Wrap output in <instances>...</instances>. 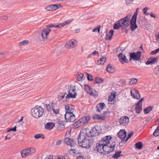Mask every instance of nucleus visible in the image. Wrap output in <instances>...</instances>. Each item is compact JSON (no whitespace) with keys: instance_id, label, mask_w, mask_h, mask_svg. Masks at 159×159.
<instances>
[{"instance_id":"nucleus-29","label":"nucleus","mask_w":159,"mask_h":159,"mask_svg":"<svg viewBox=\"0 0 159 159\" xmlns=\"http://www.w3.org/2000/svg\"><path fill=\"white\" fill-rule=\"evenodd\" d=\"M105 105V104L103 103H101L98 104L96 106L97 111L98 112H100V111L103 108Z\"/></svg>"},{"instance_id":"nucleus-12","label":"nucleus","mask_w":159,"mask_h":159,"mask_svg":"<svg viewBox=\"0 0 159 159\" xmlns=\"http://www.w3.org/2000/svg\"><path fill=\"white\" fill-rule=\"evenodd\" d=\"M131 96L134 98L139 99L140 98L139 92L135 89H133L131 90Z\"/></svg>"},{"instance_id":"nucleus-10","label":"nucleus","mask_w":159,"mask_h":159,"mask_svg":"<svg viewBox=\"0 0 159 159\" xmlns=\"http://www.w3.org/2000/svg\"><path fill=\"white\" fill-rule=\"evenodd\" d=\"M129 118L127 116L121 117L119 120V125L121 126H125L127 125L129 122Z\"/></svg>"},{"instance_id":"nucleus-26","label":"nucleus","mask_w":159,"mask_h":159,"mask_svg":"<svg viewBox=\"0 0 159 159\" xmlns=\"http://www.w3.org/2000/svg\"><path fill=\"white\" fill-rule=\"evenodd\" d=\"M80 120L75 122L72 125V128L74 129L78 128L79 127L82 126Z\"/></svg>"},{"instance_id":"nucleus-39","label":"nucleus","mask_w":159,"mask_h":159,"mask_svg":"<svg viewBox=\"0 0 159 159\" xmlns=\"http://www.w3.org/2000/svg\"><path fill=\"white\" fill-rule=\"evenodd\" d=\"M69 42H70V44L71 46V48L76 46L77 44V42L76 41H72V40L69 41Z\"/></svg>"},{"instance_id":"nucleus-63","label":"nucleus","mask_w":159,"mask_h":159,"mask_svg":"<svg viewBox=\"0 0 159 159\" xmlns=\"http://www.w3.org/2000/svg\"><path fill=\"white\" fill-rule=\"evenodd\" d=\"M47 157L48 158V159H53V157L52 155H48V156H47Z\"/></svg>"},{"instance_id":"nucleus-20","label":"nucleus","mask_w":159,"mask_h":159,"mask_svg":"<svg viewBox=\"0 0 159 159\" xmlns=\"http://www.w3.org/2000/svg\"><path fill=\"white\" fill-rule=\"evenodd\" d=\"M156 57H152L149 58L146 63L147 65L149 64H153L155 63L156 61Z\"/></svg>"},{"instance_id":"nucleus-59","label":"nucleus","mask_w":159,"mask_h":159,"mask_svg":"<svg viewBox=\"0 0 159 159\" xmlns=\"http://www.w3.org/2000/svg\"><path fill=\"white\" fill-rule=\"evenodd\" d=\"M144 98H143L141 99L137 103L138 104H140V105H142V101L144 100Z\"/></svg>"},{"instance_id":"nucleus-4","label":"nucleus","mask_w":159,"mask_h":159,"mask_svg":"<svg viewBox=\"0 0 159 159\" xmlns=\"http://www.w3.org/2000/svg\"><path fill=\"white\" fill-rule=\"evenodd\" d=\"M43 109L40 107H35L32 108L31 110V115L33 117L37 119L41 117L43 115Z\"/></svg>"},{"instance_id":"nucleus-15","label":"nucleus","mask_w":159,"mask_h":159,"mask_svg":"<svg viewBox=\"0 0 159 159\" xmlns=\"http://www.w3.org/2000/svg\"><path fill=\"white\" fill-rule=\"evenodd\" d=\"M48 25H46L47 28L43 30L42 31L41 35L43 39H46L47 38L48 34L51 31L50 29L51 28H48Z\"/></svg>"},{"instance_id":"nucleus-62","label":"nucleus","mask_w":159,"mask_h":159,"mask_svg":"<svg viewBox=\"0 0 159 159\" xmlns=\"http://www.w3.org/2000/svg\"><path fill=\"white\" fill-rule=\"evenodd\" d=\"M57 159H65V157L63 156H59L57 158Z\"/></svg>"},{"instance_id":"nucleus-13","label":"nucleus","mask_w":159,"mask_h":159,"mask_svg":"<svg viewBox=\"0 0 159 159\" xmlns=\"http://www.w3.org/2000/svg\"><path fill=\"white\" fill-rule=\"evenodd\" d=\"M118 57L119 61L122 63H124V62L128 63L129 60L127 59L125 55L122 53H120L118 55Z\"/></svg>"},{"instance_id":"nucleus-8","label":"nucleus","mask_w":159,"mask_h":159,"mask_svg":"<svg viewBox=\"0 0 159 159\" xmlns=\"http://www.w3.org/2000/svg\"><path fill=\"white\" fill-rule=\"evenodd\" d=\"M65 118L66 122H74L76 120L75 115L72 112H66L65 115Z\"/></svg>"},{"instance_id":"nucleus-17","label":"nucleus","mask_w":159,"mask_h":159,"mask_svg":"<svg viewBox=\"0 0 159 159\" xmlns=\"http://www.w3.org/2000/svg\"><path fill=\"white\" fill-rule=\"evenodd\" d=\"M118 137L121 139H124L126 135V132L124 129H121L118 133Z\"/></svg>"},{"instance_id":"nucleus-23","label":"nucleus","mask_w":159,"mask_h":159,"mask_svg":"<svg viewBox=\"0 0 159 159\" xmlns=\"http://www.w3.org/2000/svg\"><path fill=\"white\" fill-rule=\"evenodd\" d=\"M55 126V124L52 122H48L45 125V128L49 130H51Z\"/></svg>"},{"instance_id":"nucleus-27","label":"nucleus","mask_w":159,"mask_h":159,"mask_svg":"<svg viewBox=\"0 0 159 159\" xmlns=\"http://www.w3.org/2000/svg\"><path fill=\"white\" fill-rule=\"evenodd\" d=\"M77 80L78 81L83 80L85 79V77L83 73H79L77 74Z\"/></svg>"},{"instance_id":"nucleus-48","label":"nucleus","mask_w":159,"mask_h":159,"mask_svg":"<svg viewBox=\"0 0 159 159\" xmlns=\"http://www.w3.org/2000/svg\"><path fill=\"white\" fill-rule=\"evenodd\" d=\"M45 9L47 11H53V7L52 6V5H50L46 7L45 8Z\"/></svg>"},{"instance_id":"nucleus-6","label":"nucleus","mask_w":159,"mask_h":159,"mask_svg":"<svg viewBox=\"0 0 159 159\" xmlns=\"http://www.w3.org/2000/svg\"><path fill=\"white\" fill-rule=\"evenodd\" d=\"M36 151L35 149L33 147L27 148L22 150L21 152V156L23 157L30 156L34 153Z\"/></svg>"},{"instance_id":"nucleus-37","label":"nucleus","mask_w":159,"mask_h":159,"mask_svg":"<svg viewBox=\"0 0 159 159\" xmlns=\"http://www.w3.org/2000/svg\"><path fill=\"white\" fill-rule=\"evenodd\" d=\"M52 6L53 7V11H55L58 8H61L62 6L60 4L52 5Z\"/></svg>"},{"instance_id":"nucleus-41","label":"nucleus","mask_w":159,"mask_h":159,"mask_svg":"<svg viewBox=\"0 0 159 159\" xmlns=\"http://www.w3.org/2000/svg\"><path fill=\"white\" fill-rule=\"evenodd\" d=\"M153 135L155 136H157L159 135V125L155 130L153 134Z\"/></svg>"},{"instance_id":"nucleus-58","label":"nucleus","mask_w":159,"mask_h":159,"mask_svg":"<svg viewBox=\"0 0 159 159\" xmlns=\"http://www.w3.org/2000/svg\"><path fill=\"white\" fill-rule=\"evenodd\" d=\"M148 9V8L147 7H145L143 9V12L144 14H146L147 13V11Z\"/></svg>"},{"instance_id":"nucleus-42","label":"nucleus","mask_w":159,"mask_h":159,"mask_svg":"<svg viewBox=\"0 0 159 159\" xmlns=\"http://www.w3.org/2000/svg\"><path fill=\"white\" fill-rule=\"evenodd\" d=\"M34 137L35 139H39L40 138L43 139L44 138V137L43 136V135L40 134L35 135Z\"/></svg>"},{"instance_id":"nucleus-21","label":"nucleus","mask_w":159,"mask_h":159,"mask_svg":"<svg viewBox=\"0 0 159 159\" xmlns=\"http://www.w3.org/2000/svg\"><path fill=\"white\" fill-rule=\"evenodd\" d=\"M90 118L89 116L83 117L80 119L81 124L83 125L84 124L87 123L90 120Z\"/></svg>"},{"instance_id":"nucleus-14","label":"nucleus","mask_w":159,"mask_h":159,"mask_svg":"<svg viewBox=\"0 0 159 159\" xmlns=\"http://www.w3.org/2000/svg\"><path fill=\"white\" fill-rule=\"evenodd\" d=\"M136 19L132 18H131V21L130 25V30L132 31H134L138 28V26L136 23Z\"/></svg>"},{"instance_id":"nucleus-33","label":"nucleus","mask_w":159,"mask_h":159,"mask_svg":"<svg viewBox=\"0 0 159 159\" xmlns=\"http://www.w3.org/2000/svg\"><path fill=\"white\" fill-rule=\"evenodd\" d=\"M135 145L136 148L138 149L139 150L142 149L143 147L142 143L141 142H137L135 144Z\"/></svg>"},{"instance_id":"nucleus-3","label":"nucleus","mask_w":159,"mask_h":159,"mask_svg":"<svg viewBox=\"0 0 159 159\" xmlns=\"http://www.w3.org/2000/svg\"><path fill=\"white\" fill-rule=\"evenodd\" d=\"M111 138V136L110 135L107 136L103 138L100 142H102L103 144L105 146H107V147L110 148V149H111V148H113L114 151L116 145V143L114 141H110Z\"/></svg>"},{"instance_id":"nucleus-25","label":"nucleus","mask_w":159,"mask_h":159,"mask_svg":"<svg viewBox=\"0 0 159 159\" xmlns=\"http://www.w3.org/2000/svg\"><path fill=\"white\" fill-rule=\"evenodd\" d=\"M65 25H63V23H61L59 24L58 25H53V24H51L49 25H48V28H53L55 27V28H61L64 26Z\"/></svg>"},{"instance_id":"nucleus-1","label":"nucleus","mask_w":159,"mask_h":159,"mask_svg":"<svg viewBox=\"0 0 159 159\" xmlns=\"http://www.w3.org/2000/svg\"><path fill=\"white\" fill-rule=\"evenodd\" d=\"M92 137L90 138L88 135L85 129L82 130L78 138V142L79 145L81 147L88 148L94 143Z\"/></svg>"},{"instance_id":"nucleus-45","label":"nucleus","mask_w":159,"mask_h":159,"mask_svg":"<svg viewBox=\"0 0 159 159\" xmlns=\"http://www.w3.org/2000/svg\"><path fill=\"white\" fill-rule=\"evenodd\" d=\"M116 96L114 95H111L108 97V101L109 102H111L113 101L115 98Z\"/></svg>"},{"instance_id":"nucleus-22","label":"nucleus","mask_w":159,"mask_h":159,"mask_svg":"<svg viewBox=\"0 0 159 159\" xmlns=\"http://www.w3.org/2000/svg\"><path fill=\"white\" fill-rule=\"evenodd\" d=\"M121 23V21L120 20L114 24L113 28L114 30H118L120 28L123 27Z\"/></svg>"},{"instance_id":"nucleus-51","label":"nucleus","mask_w":159,"mask_h":159,"mask_svg":"<svg viewBox=\"0 0 159 159\" xmlns=\"http://www.w3.org/2000/svg\"><path fill=\"white\" fill-rule=\"evenodd\" d=\"M16 126H15L13 128H11L8 129L7 132H10L11 131H13L14 132H16Z\"/></svg>"},{"instance_id":"nucleus-49","label":"nucleus","mask_w":159,"mask_h":159,"mask_svg":"<svg viewBox=\"0 0 159 159\" xmlns=\"http://www.w3.org/2000/svg\"><path fill=\"white\" fill-rule=\"evenodd\" d=\"M159 52V48H158L155 50L152 51L151 52L150 54L151 55H153L156 54L157 53Z\"/></svg>"},{"instance_id":"nucleus-52","label":"nucleus","mask_w":159,"mask_h":159,"mask_svg":"<svg viewBox=\"0 0 159 159\" xmlns=\"http://www.w3.org/2000/svg\"><path fill=\"white\" fill-rule=\"evenodd\" d=\"M67 94L66 93H61L59 95V96L60 98V99H63L65 97V94ZM66 97V96H65Z\"/></svg>"},{"instance_id":"nucleus-19","label":"nucleus","mask_w":159,"mask_h":159,"mask_svg":"<svg viewBox=\"0 0 159 159\" xmlns=\"http://www.w3.org/2000/svg\"><path fill=\"white\" fill-rule=\"evenodd\" d=\"M107 31H106V36L105 37V39L106 40H110L112 36L114 34V31L113 30H111L109 32L108 34L107 33Z\"/></svg>"},{"instance_id":"nucleus-43","label":"nucleus","mask_w":159,"mask_h":159,"mask_svg":"<svg viewBox=\"0 0 159 159\" xmlns=\"http://www.w3.org/2000/svg\"><path fill=\"white\" fill-rule=\"evenodd\" d=\"M52 108L53 112L56 114H58L59 112V110L58 109L55 108V107H53L52 105Z\"/></svg>"},{"instance_id":"nucleus-47","label":"nucleus","mask_w":159,"mask_h":159,"mask_svg":"<svg viewBox=\"0 0 159 159\" xmlns=\"http://www.w3.org/2000/svg\"><path fill=\"white\" fill-rule=\"evenodd\" d=\"M134 132L133 131H131L130 133L128 134V136L126 139L125 141H127L128 139L131 138V137L134 134Z\"/></svg>"},{"instance_id":"nucleus-38","label":"nucleus","mask_w":159,"mask_h":159,"mask_svg":"<svg viewBox=\"0 0 159 159\" xmlns=\"http://www.w3.org/2000/svg\"><path fill=\"white\" fill-rule=\"evenodd\" d=\"M57 123L58 124V127L61 128H64L65 125L63 124V122L59 120L57 121Z\"/></svg>"},{"instance_id":"nucleus-7","label":"nucleus","mask_w":159,"mask_h":159,"mask_svg":"<svg viewBox=\"0 0 159 159\" xmlns=\"http://www.w3.org/2000/svg\"><path fill=\"white\" fill-rule=\"evenodd\" d=\"M131 15L130 14L128 15L125 17L120 19L122 25L125 27H128L130 25V22L131 21Z\"/></svg>"},{"instance_id":"nucleus-18","label":"nucleus","mask_w":159,"mask_h":159,"mask_svg":"<svg viewBox=\"0 0 159 159\" xmlns=\"http://www.w3.org/2000/svg\"><path fill=\"white\" fill-rule=\"evenodd\" d=\"M98 126H96L92 129L91 130L90 132L91 137H94L97 135H98L99 134L98 129Z\"/></svg>"},{"instance_id":"nucleus-11","label":"nucleus","mask_w":159,"mask_h":159,"mask_svg":"<svg viewBox=\"0 0 159 159\" xmlns=\"http://www.w3.org/2000/svg\"><path fill=\"white\" fill-rule=\"evenodd\" d=\"M64 142L67 145L71 147H74L76 145V139H72L69 138H65L64 139Z\"/></svg>"},{"instance_id":"nucleus-30","label":"nucleus","mask_w":159,"mask_h":159,"mask_svg":"<svg viewBox=\"0 0 159 159\" xmlns=\"http://www.w3.org/2000/svg\"><path fill=\"white\" fill-rule=\"evenodd\" d=\"M142 110V105L138 104V103L136 104L135 106V110L136 112L139 114L141 112Z\"/></svg>"},{"instance_id":"nucleus-53","label":"nucleus","mask_w":159,"mask_h":159,"mask_svg":"<svg viewBox=\"0 0 159 159\" xmlns=\"http://www.w3.org/2000/svg\"><path fill=\"white\" fill-rule=\"evenodd\" d=\"M73 20V19H71V20H68L67 21H65V22H63V25L65 26V25H66V24H69Z\"/></svg>"},{"instance_id":"nucleus-31","label":"nucleus","mask_w":159,"mask_h":159,"mask_svg":"<svg viewBox=\"0 0 159 159\" xmlns=\"http://www.w3.org/2000/svg\"><path fill=\"white\" fill-rule=\"evenodd\" d=\"M92 89V88L88 85H84V89L88 94H89Z\"/></svg>"},{"instance_id":"nucleus-61","label":"nucleus","mask_w":159,"mask_h":159,"mask_svg":"<svg viewBox=\"0 0 159 159\" xmlns=\"http://www.w3.org/2000/svg\"><path fill=\"white\" fill-rule=\"evenodd\" d=\"M92 54L93 55H97L99 54V53L98 51L96 50H95L93 52Z\"/></svg>"},{"instance_id":"nucleus-56","label":"nucleus","mask_w":159,"mask_h":159,"mask_svg":"<svg viewBox=\"0 0 159 159\" xmlns=\"http://www.w3.org/2000/svg\"><path fill=\"white\" fill-rule=\"evenodd\" d=\"M45 107H46V109L48 111H50L51 110V107L50 105H47L46 104L45 105Z\"/></svg>"},{"instance_id":"nucleus-34","label":"nucleus","mask_w":159,"mask_h":159,"mask_svg":"<svg viewBox=\"0 0 159 159\" xmlns=\"http://www.w3.org/2000/svg\"><path fill=\"white\" fill-rule=\"evenodd\" d=\"M121 151H119L115 153L112 156V157L114 159H117L121 156Z\"/></svg>"},{"instance_id":"nucleus-40","label":"nucleus","mask_w":159,"mask_h":159,"mask_svg":"<svg viewBox=\"0 0 159 159\" xmlns=\"http://www.w3.org/2000/svg\"><path fill=\"white\" fill-rule=\"evenodd\" d=\"M93 118L94 119L100 120L103 119L102 116H100L97 114H95L93 116Z\"/></svg>"},{"instance_id":"nucleus-44","label":"nucleus","mask_w":159,"mask_h":159,"mask_svg":"<svg viewBox=\"0 0 159 159\" xmlns=\"http://www.w3.org/2000/svg\"><path fill=\"white\" fill-rule=\"evenodd\" d=\"M108 69H110V70H114L115 68V67L112 64L109 63L107 66L106 70H108Z\"/></svg>"},{"instance_id":"nucleus-35","label":"nucleus","mask_w":159,"mask_h":159,"mask_svg":"<svg viewBox=\"0 0 159 159\" xmlns=\"http://www.w3.org/2000/svg\"><path fill=\"white\" fill-rule=\"evenodd\" d=\"M95 82L98 84L102 83L103 82V79L98 77H96L95 79Z\"/></svg>"},{"instance_id":"nucleus-57","label":"nucleus","mask_w":159,"mask_h":159,"mask_svg":"<svg viewBox=\"0 0 159 159\" xmlns=\"http://www.w3.org/2000/svg\"><path fill=\"white\" fill-rule=\"evenodd\" d=\"M134 0H125V3L126 4H129L132 3Z\"/></svg>"},{"instance_id":"nucleus-36","label":"nucleus","mask_w":159,"mask_h":159,"mask_svg":"<svg viewBox=\"0 0 159 159\" xmlns=\"http://www.w3.org/2000/svg\"><path fill=\"white\" fill-rule=\"evenodd\" d=\"M138 82V80L137 79L132 78L130 79L129 83V84L132 85L136 84Z\"/></svg>"},{"instance_id":"nucleus-28","label":"nucleus","mask_w":159,"mask_h":159,"mask_svg":"<svg viewBox=\"0 0 159 159\" xmlns=\"http://www.w3.org/2000/svg\"><path fill=\"white\" fill-rule=\"evenodd\" d=\"M90 95L97 97L98 96V92L96 90L92 89L89 94Z\"/></svg>"},{"instance_id":"nucleus-50","label":"nucleus","mask_w":159,"mask_h":159,"mask_svg":"<svg viewBox=\"0 0 159 159\" xmlns=\"http://www.w3.org/2000/svg\"><path fill=\"white\" fill-rule=\"evenodd\" d=\"M138 10H139L138 8H137L136 11L135 12L134 15L132 16V18L135 19H137V14H138Z\"/></svg>"},{"instance_id":"nucleus-24","label":"nucleus","mask_w":159,"mask_h":159,"mask_svg":"<svg viewBox=\"0 0 159 159\" xmlns=\"http://www.w3.org/2000/svg\"><path fill=\"white\" fill-rule=\"evenodd\" d=\"M106 60L105 57H102L98 61L97 64L98 65H103L105 62Z\"/></svg>"},{"instance_id":"nucleus-2","label":"nucleus","mask_w":159,"mask_h":159,"mask_svg":"<svg viewBox=\"0 0 159 159\" xmlns=\"http://www.w3.org/2000/svg\"><path fill=\"white\" fill-rule=\"evenodd\" d=\"M96 148L98 152L105 154H109L113 151V148L110 149V148L107 147V146L103 144L102 142L97 143Z\"/></svg>"},{"instance_id":"nucleus-46","label":"nucleus","mask_w":159,"mask_h":159,"mask_svg":"<svg viewBox=\"0 0 159 159\" xmlns=\"http://www.w3.org/2000/svg\"><path fill=\"white\" fill-rule=\"evenodd\" d=\"M29 43V41L27 40H24L20 43V45H26Z\"/></svg>"},{"instance_id":"nucleus-64","label":"nucleus","mask_w":159,"mask_h":159,"mask_svg":"<svg viewBox=\"0 0 159 159\" xmlns=\"http://www.w3.org/2000/svg\"><path fill=\"white\" fill-rule=\"evenodd\" d=\"M76 159H86L85 158H84L82 156H79L78 157H77Z\"/></svg>"},{"instance_id":"nucleus-54","label":"nucleus","mask_w":159,"mask_h":159,"mask_svg":"<svg viewBox=\"0 0 159 159\" xmlns=\"http://www.w3.org/2000/svg\"><path fill=\"white\" fill-rule=\"evenodd\" d=\"M88 75V77H87V79L88 80L90 81H92L93 80V77L91 75H89V74H87Z\"/></svg>"},{"instance_id":"nucleus-16","label":"nucleus","mask_w":159,"mask_h":159,"mask_svg":"<svg viewBox=\"0 0 159 159\" xmlns=\"http://www.w3.org/2000/svg\"><path fill=\"white\" fill-rule=\"evenodd\" d=\"M65 109L66 112H73L75 110V108L72 105L67 104L65 105Z\"/></svg>"},{"instance_id":"nucleus-32","label":"nucleus","mask_w":159,"mask_h":159,"mask_svg":"<svg viewBox=\"0 0 159 159\" xmlns=\"http://www.w3.org/2000/svg\"><path fill=\"white\" fill-rule=\"evenodd\" d=\"M153 107L149 106L144 109V114H148L152 110Z\"/></svg>"},{"instance_id":"nucleus-9","label":"nucleus","mask_w":159,"mask_h":159,"mask_svg":"<svg viewBox=\"0 0 159 159\" xmlns=\"http://www.w3.org/2000/svg\"><path fill=\"white\" fill-rule=\"evenodd\" d=\"M141 52L140 51H138L136 53L135 52H130V61L133 59L134 61H138L140 58Z\"/></svg>"},{"instance_id":"nucleus-5","label":"nucleus","mask_w":159,"mask_h":159,"mask_svg":"<svg viewBox=\"0 0 159 159\" xmlns=\"http://www.w3.org/2000/svg\"><path fill=\"white\" fill-rule=\"evenodd\" d=\"M67 94L66 96V99L70 98H76L77 93H76L75 89L73 88L71 85L70 87L69 86L66 92Z\"/></svg>"},{"instance_id":"nucleus-60","label":"nucleus","mask_w":159,"mask_h":159,"mask_svg":"<svg viewBox=\"0 0 159 159\" xmlns=\"http://www.w3.org/2000/svg\"><path fill=\"white\" fill-rule=\"evenodd\" d=\"M69 152L70 153H71V152H72V153H75V149H74V150H73L72 149H71L69 150Z\"/></svg>"},{"instance_id":"nucleus-55","label":"nucleus","mask_w":159,"mask_h":159,"mask_svg":"<svg viewBox=\"0 0 159 159\" xmlns=\"http://www.w3.org/2000/svg\"><path fill=\"white\" fill-rule=\"evenodd\" d=\"M70 42H69L66 43L65 45V47L66 48H71V47L70 45Z\"/></svg>"}]
</instances>
